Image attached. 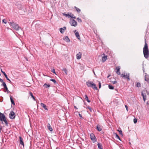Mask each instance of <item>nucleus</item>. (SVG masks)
Segmentation results:
<instances>
[{"label": "nucleus", "mask_w": 149, "mask_h": 149, "mask_svg": "<svg viewBox=\"0 0 149 149\" xmlns=\"http://www.w3.org/2000/svg\"><path fill=\"white\" fill-rule=\"evenodd\" d=\"M143 52L144 57L147 58L149 56V50L148 48V45L146 42H145V45L143 49Z\"/></svg>", "instance_id": "f257e3e1"}, {"label": "nucleus", "mask_w": 149, "mask_h": 149, "mask_svg": "<svg viewBox=\"0 0 149 149\" xmlns=\"http://www.w3.org/2000/svg\"><path fill=\"white\" fill-rule=\"evenodd\" d=\"M8 23L11 27L17 31H18L19 29H21V28L18 25L16 24L13 21L9 22Z\"/></svg>", "instance_id": "f03ea898"}, {"label": "nucleus", "mask_w": 149, "mask_h": 149, "mask_svg": "<svg viewBox=\"0 0 149 149\" xmlns=\"http://www.w3.org/2000/svg\"><path fill=\"white\" fill-rule=\"evenodd\" d=\"M86 84L88 87H91L95 90H97V88L96 86V84L93 83V82L88 81L86 82Z\"/></svg>", "instance_id": "7ed1b4c3"}, {"label": "nucleus", "mask_w": 149, "mask_h": 149, "mask_svg": "<svg viewBox=\"0 0 149 149\" xmlns=\"http://www.w3.org/2000/svg\"><path fill=\"white\" fill-rule=\"evenodd\" d=\"M0 120L2 122L4 121L6 125L7 126H8V121L6 119L5 115L1 112H0Z\"/></svg>", "instance_id": "20e7f679"}, {"label": "nucleus", "mask_w": 149, "mask_h": 149, "mask_svg": "<svg viewBox=\"0 0 149 149\" xmlns=\"http://www.w3.org/2000/svg\"><path fill=\"white\" fill-rule=\"evenodd\" d=\"M130 73H124V74H122L120 75V77L124 78L125 79H127V80L129 81L130 80Z\"/></svg>", "instance_id": "39448f33"}, {"label": "nucleus", "mask_w": 149, "mask_h": 149, "mask_svg": "<svg viewBox=\"0 0 149 149\" xmlns=\"http://www.w3.org/2000/svg\"><path fill=\"white\" fill-rule=\"evenodd\" d=\"M147 93L148 95L149 93L148 91L145 90H143L141 92V95L143 97V100L145 101L146 98V93Z\"/></svg>", "instance_id": "423d86ee"}, {"label": "nucleus", "mask_w": 149, "mask_h": 149, "mask_svg": "<svg viewBox=\"0 0 149 149\" xmlns=\"http://www.w3.org/2000/svg\"><path fill=\"white\" fill-rule=\"evenodd\" d=\"M9 116L10 118L11 119H14L15 118V114L13 111H10L9 114Z\"/></svg>", "instance_id": "0eeeda50"}, {"label": "nucleus", "mask_w": 149, "mask_h": 149, "mask_svg": "<svg viewBox=\"0 0 149 149\" xmlns=\"http://www.w3.org/2000/svg\"><path fill=\"white\" fill-rule=\"evenodd\" d=\"M1 86H3L4 87V92H7V93H8L9 92V91L6 83L5 82H3V83L1 84Z\"/></svg>", "instance_id": "6e6552de"}, {"label": "nucleus", "mask_w": 149, "mask_h": 149, "mask_svg": "<svg viewBox=\"0 0 149 149\" xmlns=\"http://www.w3.org/2000/svg\"><path fill=\"white\" fill-rule=\"evenodd\" d=\"M90 136L91 139L92 141L94 143L96 141V138L93 134L91 133V134Z\"/></svg>", "instance_id": "1a4fd4ad"}, {"label": "nucleus", "mask_w": 149, "mask_h": 149, "mask_svg": "<svg viewBox=\"0 0 149 149\" xmlns=\"http://www.w3.org/2000/svg\"><path fill=\"white\" fill-rule=\"evenodd\" d=\"M71 26H76L77 25V22L74 20L72 19L71 22Z\"/></svg>", "instance_id": "9d476101"}, {"label": "nucleus", "mask_w": 149, "mask_h": 149, "mask_svg": "<svg viewBox=\"0 0 149 149\" xmlns=\"http://www.w3.org/2000/svg\"><path fill=\"white\" fill-rule=\"evenodd\" d=\"M116 72L118 75H120V66H118L116 68Z\"/></svg>", "instance_id": "9b49d317"}, {"label": "nucleus", "mask_w": 149, "mask_h": 149, "mask_svg": "<svg viewBox=\"0 0 149 149\" xmlns=\"http://www.w3.org/2000/svg\"><path fill=\"white\" fill-rule=\"evenodd\" d=\"M74 32L75 33V35L76 36V37H77V38L79 40L80 39V36L79 35V33L76 30H75L74 31Z\"/></svg>", "instance_id": "f8f14e48"}, {"label": "nucleus", "mask_w": 149, "mask_h": 149, "mask_svg": "<svg viewBox=\"0 0 149 149\" xmlns=\"http://www.w3.org/2000/svg\"><path fill=\"white\" fill-rule=\"evenodd\" d=\"M82 53L81 52H79L76 55L77 59H79L81 58Z\"/></svg>", "instance_id": "ddd939ff"}, {"label": "nucleus", "mask_w": 149, "mask_h": 149, "mask_svg": "<svg viewBox=\"0 0 149 149\" xmlns=\"http://www.w3.org/2000/svg\"><path fill=\"white\" fill-rule=\"evenodd\" d=\"M19 142L20 144L22 145L23 147L24 146V143L23 141V140L22 138L21 137H19Z\"/></svg>", "instance_id": "4468645a"}, {"label": "nucleus", "mask_w": 149, "mask_h": 149, "mask_svg": "<svg viewBox=\"0 0 149 149\" xmlns=\"http://www.w3.org/2000/svg\"><path fill=\"white\" fill-rule=\"evenodd\" d=\"M63 39L67 42H69L70 41V39L67 36H66Z\"/></svg>", "instance_id": "2eb2a0df"}, {"label": "nucleus", "mask_w": 149, "mask_h": 149, "mask_svg": "<svg viewBox=\"0 0 149 149\" xmlns=\"http://www.w3.org/2000/svg\"><path fill=\"white\" fill-rule=\"evenodd\" d=\"M145 80L147 81L148 83H149V78L147 74H146L145 75Z\"/></svg>", "instance_id": "dca6fc26"}, {"label": "nucleus", "mask_w": 149, "mask_h": 149, "mask_svg": "<svg viewBox=\"0 0 149 149\" xmlns=\"http://www.w3.org/2000/svg\"><path fill=\"white\" fill-rule=\"evenodd\" d=\"M66 29V27L65 26L63 27V28H61L60 29V31L61 33H63Z\"/></svg>", "instance_id": "f3484780"}, {"label": "nucleus", "mask_w": 149, "mask_h": 149, "mask_svg": "<svg viewBox=\"0 0 149 149\" xmlns=\"http://www.w3.org/2000/svg\"><path fill=\"white\" fill-rule=\"evenodd\" d=\"M40 105L41 107H42L45 110H47L48 109L47 108V107L45 105L42 103H41Z\"/></svg>", "instance_id": "a211bd4d"}, {"label": "nucleus", "mask_w": 149, "mask_h": 149, "mask_svg": "<svg viewBox=\"0 0 149 149\" xmlns=\"http://www.w3.org/2000/svg\"><path fill=\"white\" fill-rule=\"evenodd\" d=\"M47 127L48 128L49 130L50 131H52V128L49 123H48L47 124Z\"/></svg>", "instance_id": "6ab92c4d"}, {"label": "nucleus", "mask_w": 149, "mask_h": 149, "mask_svg": "<svg viewBox=\"0 0 149 149\" xmlns=\"http://www.w3.org/2000/svg\"><path fill=\"white\" fill-rule=\"evenodd\" d=\"M97 146H98V148L99 149H102V145L101 143H99L97 144Z\"/></svg>", "instance_id": "aec40b11"}, {"label": "nucleus", "mask_w": 149, "mask_h": 149, "mask_svg": "<svg viewBox=\"0 0 149 149\" xmlns=\"http://www.w3.org/2000/svg\"><path fill=\"white\" fill-rule=\"evenodd\" d=\"M97 129L99 131H101L102 130V129L101 128L100 126L99 125H97Z\"/></svg>", "instance_id": "412c9836"}, {"label": "nucleus", "mask_w": 149, "mask_h": 149, "mask_svg": "<svg viewBox=\"0 0 149 149\" xmlns=\"http://www.w3.org/2000/svg\"><path fill=\"white\" fill-rule=\"evenodd\" d=\"M10 98L12 104L13 105H15V103L14 100L13 99L11 95H10Z\"/></svg>", "instance_id": "4be33fe9"}, {"label": "nucleus", "mask_w": 149, "mask_h": 149, "mask_svg": "<svg viewBox=\"0 0 149 149\" xmlns=\"http://www.w3.org/2000/svg\"><path fill=\"white\" fill-rule=\"evenodd\" d=\"M84 98L88 102H90L91 101L88 99V96L86 95H85L84 96Z\"/></svg>", "instance_id": "5701e85b"}, {"label": "nucleus", "mask_w": 149, "mask_h": 149, "mask_svg": "<svg viewBox=\"0 0 149 149\" xmlns=\"http://www.w3.org/2000/svg\"><path fill=\"white\" fill-rule=\"evenodd\" d=\"M113 134H114V135L115 136L116 138L118 139L120 141L121 140L119 136H118V134L116 133H114Z\"/></svg>", "instance_id": "b1692460"}, {"label": "nucleus", "mask_w": 149, "mask_h": 149, "mask_svg": "<svg viewBox=\"0 0 149 149\" xmlns=\"http://www.w3.org/2000/svg\"><path fill=\"white\" fill-rule=\"evenodd\" d=\"M29 94L31 96V97L32 98H33V99L34 100H36L34 96L33 95L32 93L30 91L29 92Z\"/></svg>", "instance_id": "393cba45"}, {"label": "nucleus", "mask_w": 149, "mask_h": 149, "mask_svg": "<svg viewBox=\"0 0 149 149\" xmlns=\"http://www.w3.org/2000/svg\"><path fill=\"white\" fill-rule=\"evenodd\" d=\"M63 15L67 17L68 18L70 17V13H68V14H65V13L63 14Z\"/></svg>", "instance_id": "a878e982"}, {"label": "nucleus", "mask_w": 149, "mask_h": 149, "mask_svg": "<svg viewBox=\"0 0 149 149\" xmlns=\"http://www.w3.org/2000/svg\"><path fill=\"white\" fill-rule=\"evenodd\" d=\"M107 58V56H104L102 57V60L103 62L105 61Z\"/></svg>", "instance_id": "bb28decb"}, {"label": "nucleus", "mask_w": 149, "mask_h": 149, "mask_svg": "<svg viewBox=\"0 0 149 149\" xmlns=\"http://www.w3.org/2000/svg\"><path fill=\"white\" fill-rule=\"evenodd\" d=\"M74 8L76 9V11L78 12V13H80L81 12V10L78 8L76 6L74 7Z\"/></svg>", "instance_id": "cd10ccee"}, {"label": "nucleus", "mask_w": 149, "mask_h": 149, "mask_svg": "<svg viewBox=\"0 0 149 149\" xmlns=\"http://www.w3.org/2000/svg\"><path fill=\"white\" fill-rule=\"evenodd\" d=\"M109 88L110 89L113 90L114 89L113 86L111 84H109L108 86Z\"/></svg>", "instance_id": "c85d7f7f"}, {"label": "nucleus", "mask_w": 149, "mask_h": 149, "mask_svg": "<svg viewBox=\"0 0 149 149\" xmlns=\"http://www.w3.org/2000/svg\"><path fill=\"white\" fill-rule=\"evenodd\" d=\"M62 70L63 71L65 72L66 74H67V72L68 71H67V70L66 68H63L62 69Z\"/></svg>", "instance_id": "c756f323"}, {"label": "nucleus", "mask_w": 149, "mask_h": 149, "mask_svg": "<svg viewBox=\"0 0 149 149\" xmlns=\"http://www.w3.org/2000/svg\"><path fill=\"white\" fill-rule=\"evenodd\" d=\"M43 86L45 88L49 87L50 86V85L49 84H45Z\"/></svg>", "instance_id": "7c9ffc66"}, {"label": "nucleus", "mask_w": 149, "mask_h": 149, "mask_svg": "<svg viewBox=\"0 0 149 149\" xmlns=\"http://www.w3.org/2000/svg\"><path fill=\"white\" fill-rule=\"evenodd\" d=\"M136 86L137 87H141V84L139 82H138L136 84Z\"/></svg>", "instance_id": "2f4dec72"}, {"label": "nucleus", "mask_w": 149, "mask_h": 149, "mask_svg": "<svg viewBox=\"0 0 149 149\" xmlns=\"http://www.w3.org/2000/svg\"><path fill=\"white\" fill-rule=\"evenodd\" d=\"M50 80L53 81L54 84H56V81L54 79H51Z\"/></svg>", "instance_id": "473e14b6"}, {"label": "nucleus", "mask_w": 149, "mask_h": 149, "mask_svg": "<svg viewBox=\"0 0 149 149\" xmlns=\"http://www.w3.org/2000/svg\"><path fill=\"white\" fill-rule=\"evenodd\" d=\"M87 108H88L90 110L91 112H92V111L93 109L90 107H87Z\"/></svg>", "instance_id": "72a5a7b5"}, {"label": "nucleus", "mask_w": 149, "mask_h": 149, "mask_svg": "<svg viewBox=\"0 0 149 149\" xmlns=\"http://www.w3.org/2000/svg\"><path fill=\"white\" fill-rule=\"evenodd\" d=\"M137 119L135 118H134L133 120L134 123H136L137 122Z\"/></svg>", "instance_id": "f704fd0d"}, {"label": "nucleus", "mask_w": 149, "mask_h": 149, "mask_svg": "<svg viewBox=\"0 0 149 149\" xmlns=\"http://www.w3.org/2000/svg\"><path fill=\"white\" fill-rule=\"evenodd\" d=\"M77 20L79 22H82L81 20V19L79 18V17L77 18Z\"/></svg>", "instance_id": "c9c22d12"}, {"label": "nucleus", "mask_w": 149, "mask_h": 149, "mask_svg": "<svg viewBox=\"0 0 149 149\" xmlns=\"http://www.w3.org/2000/svg\"><path fill=\"white\" fill-rule=\"evenodd\" d=\"M118 131L119 132L120 134L121 135H123V133H122V130H118Z\"/></svg>", "instance_id": "e433bc0d"}, {"label": "nucleus", "mask_w": 149, "mask_h": 149, "mask_svg": "<svg viewBox=\"0 0 149 149\" xmlns=\"http://www.w3.org/2000/svg\"><path fill=\"white\" fill-rule=\"evenodd\" d=\"M70 17H71L72 18V17H73V16H74V15L73 14H72V13H70Z\"/></svg>", "instance_id": "4c0bfd02"}, {"label": "nucleus", "mask_w": 149, "mask_h": 149, "mask_svg": "<svg viewBox=\"0 0 149 149\" xmlns=\"http://www.w3.org/2000/svg\"><path fill=\"white\" fill-rule=\"evenodd\" d=\"M112 84H115L117 83V81H111Z\"/></svg>", "instance_id": "58836bf2"}, {"label": "nucleus", "mask_w": 149, "mask_h": 149, "mask_svg": "<svg viewBox=\"0 0 149 149\" xmlns=\"http://www.w3.org/2000/svg\"><path fill=\"white\" fill-rule=\"evenodd\" d=\"M2 22L5 24H6L7 23L6 20L5 19H3L2 20Z\"/></svg>", "instance_id": "ea45409f"}, {"label": "nucleus", "mask_w": 149, "mask_h": 149, "mask_svg": "<svg viewBox=\"0 0 149 149\" xmlns=\"http://www.w3.org/2000/svg\"><path fill=\"white\" fill-rule=\"evenodd\" d=\"M52 72L54 73L56 75H57V74H56L55 72V70L54 69H53L52 71Z\"/></svg>", "instance_id": "a19ab883"}, {"label": "nucleus", "mask_w": 149, "mask_h": 149, "mask_svg": "<svg viewBox=\"0 0 149 149\" xmlns=\"http://www.w3.org/2000/svg\"><path fill=\"white\" fill-rule=\"evenodd\" d=\"M101 84L100 81L99 82V88H101Z\"/></svg>", "instance_id": "79ce46f5"}, {"label": "nucleus", "mask_w": 149, "mask_h": 149, "mask_svg": "<svg viewBox=\"0 0 149 149\" xmlns=\"http://www.w3.org/2000/svg\"><path fill=\"white\" fill-rule=\"evenodd\" d=\"M1 72H2V73H3V74L4 75L5 74H6L5 72H4L1 69Z\"/></svg>", "instance_id": "37998d69"}, {"label": "nucleus", "mask_w": 149, "mask_h": 149, "mask_svg": "<svg viewBox=\"0 0 149 149\" xmlns=\"http://www.w3.org/2000/svg\"><path fill=\"white\" fill-rule=\"evenodd\" d=\"M5 77L6 78V79L7 80L8 79V78L7 75L6 74L4 75Z\"/></svg>", "instance_id": "c03bdc74"}, {"label": "nucleus", "mask_w": 149, "mask_h": 149, "mask_svg": "<svg viewBox=\"0 0 149 149\" xmlns=\"http://www.w3.org/2000/svg\"><path fill=\"white\" fill-rule=\"evenodd\" d=\"M0 81L2 83H3V82H3V80L2 79H1L0 78Z\"/></svg>", "instance_id": "a18cd8bd"}, {"label": "nucleus", "mask_w": 149, "mask_h": 149, "mask_svg": "<svg viewBox=\"0 0 149 149\" xmlns=\"http://www.w3.org/2000/svg\"><path fill=\"white\" fill-rule=\"evenodd\" d=\"M125 107L126 108V110L127 111H128V107L127 105H125Z\"/></svg>", "instance_id": "49530a36"}, {"label": "nucleus", "mask_w": 149, "mask_h": 149, "mask_svg": "<svg viewBox=\"0 0 149 149\" xmlns=\"http://www.w3.org/2000/svg\"><path fill=\"white\" fill-rule=\"evenodd\" d=\"M2 127L0 125V132H1V131L2 130Z\"/></svg>", "instance_id": "de8ad7c7"}, {"label": "nucleus", "mask_w": 149, "mask_h": 149, "mask_svg": "<svg viewBox=\"0 0 149 149\" xmlns=\"http://www.w3.org/2000/svg\"><path fill=\"white\" fill-rule=\"evenodd\" d=\"M79 115L80 118H82L81 115L80 113L79 114Z\"/></svg>", "instance_id": "09e8293b"}, {"label": "nucleus", "mask_w": 149, "mask_h": 149, "mask_svg": "<svg viewBox=\"0 0 149 149\" xmlns=\"http://www.w3.org/2000/svg\"><path fill=\"white\" fill-rule=\"evenodd\" d=\"M7 80H8L9 81L10 83H11V81L8 78V79H7Z\"/></svg>", "instance_id": "8fccbe9b"}, {"label": "nucleus", "mask_w": 149, "mask_h": 149, "mask_svg": "<svg viewBox=\"0 0 149 149\" xmlns=\"http://www.w3.org/2000/svg\"><path fill=\"white\" fill-rule=\"evenodd\" d=\"M110 76V74H109V75L107 76V78H109V77Z\"/></svg>", "instance_id": "3c124183"}, {"label": "nucleus", "mask_w": 149, "mask_h": 149, "mask_svg": "<svg viewBox=\"0 0 149 149\" xmlns=\"http://www.w3.org/2000/svg\"><path fill=\"white\" fill-rule=\"evenodd\" d=\"M72 18L75 19L76 18V17H73Z\"/></svg>", "instance_id": "603ef678"}, {"label": "nucleus", "mask_w": 149, "mask_h": 149, "mask_svg": "<svg viewBox=\"0 0 149 149\" xmlns=\"http://www.w3.org/2000/svg\"><path fill=\"white\" fill-rule=\"evenodd\" d=\"M74 108L75 109H77V107H76L75 106H74Z\"/></svg>", "instance_id": "864d4df0"}, {"label": "nucleus", "mask_w": 149, "mask_h": 149, "mask_svg": "<svg viewBox=\"0 0 149 149\" xmlns=\"http://www.w3.org/2000/svg\"><path fill=\"white\" fill-rule=\"evenodd\" d=\"M25 58L26 59V60L28 61V59L26 58Z\"/></svg>", "instance_id": "5fc2aeb1"}, {"label": "nucleus", "mask_w": 149, "mask_h": 149, "mask_svg": "<svg viewBox=\"0 0 149 149\" xmlns=\"http://www.w3.org/2000/svg\"><path fill=\"white\" fill-rule=\"evenodd\" d=\"M93 72H94V74L95 75V73L94 72V71H93Z\"/></svg>", "instance_id": "6e6d98bb"}, {"label": "nucleus", "mask_w": 149, "mask_h": 149, "mask_svg": "<svg viewBox=\"0 0 149 149\" xmlns=\"http://www.w3.org/2000/svg\"><path fill=\"white\" fill-rule=\"evenodd\" d=\"M9 21H10V19H9Z\"/></svg>", "instance_id": "4d7b16f0"}]
</instances>
